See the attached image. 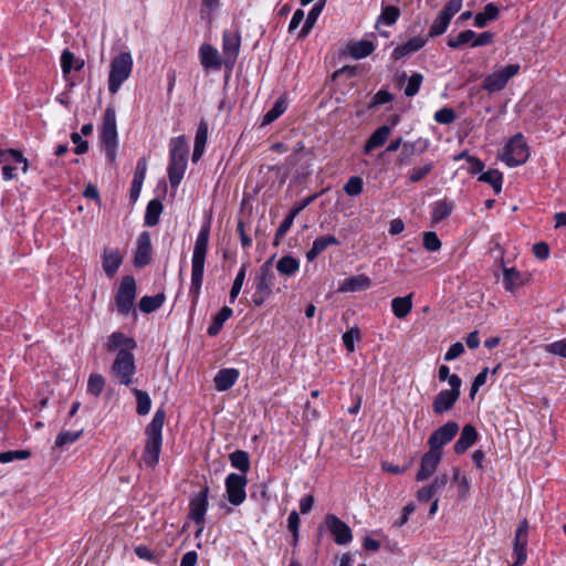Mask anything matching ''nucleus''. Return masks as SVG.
Masks as SVG:
<instances>
[{"label": "nucleus", "mask_w": 566, "mask_h": 566, "mask_svg": "<svg viewBox=\"0 0 566 566\" xmlns=\"http://www.w3.org/2000/svg\"><path fill=\"white\" fill-rule=\"evenodd\" d=\"M499 8L494 3H488L482 12H479L475 15L474 24L478 28H483L486 25L488 21L495 20L499 15Z\"/></svg>", "instance_id": "obj_39"}, {"label": "nucleus", "mask_w": 566, "mask_h": 566, "mask_svg": "<svg viewBox=\"0 0 566 566\" xmlns=\"http://www.w3.org/2000/svg\"><path fill=\"white\" fill-rule=\"evenodd\" d=\"M442 459V452L430 449L421 458L420 469L416 475L417 481L428 480L437 470Z\"/></svg>", "instance_id": "obj_20"}, {"label": "nucleus", "mask_w": 566, "mask_h": 566, "mask_svg": "<svg viewBox=\"0 0 566 566\" xmlns=\"http://www.w3.org/2000/svg\"><path fill=\"white\" fill-rule=\"evenodd\" d=\"M248 479L243 474L230 473L226 479V491L228 501L232 505H240L245 501V486Z\"/></svg>", "instance_id": "obj_14"}, {"label": "nucleus", "mask_w": 566, "mask_h": 566, "mask_svg": "<svg viewBox=\"0 0 566 566\" xmlns=\"http://www.w3.org/2000/svg\"><path fill=\"white\" fill-rule=\"evenodd\" d=\"M530 156L528 146L524 136L518 133L514 135L503 149L501 159L509 167H516L524 164Z\"/></svg>", "instance_id": "obj_9"}, {"label": "nucleus", "mask_w": 566, "mask_h": 566, "mask_svg": "<svg viewBox=\"0 0 566 566\" xmlns=\"http://www.w3.org/2000/svg\"><path fill=\"white\" fill-rule=\"evenodd\" d=\"M247 269H248V265L243 264L237 273V276L233 281V284H232V287H231L230 294H229L230 303H234L235 298L238 297V295L241 292V289H242V285L244 283L245 275H247Z\"/></svg>", "instance_id": "obj_46"}, {"label": "nucleus", "mask_w": 566, "mask_h": 566, "mask_svg": "<svg viewBox=\"0 0 566 566\" xmlns=\"http://www.w3.org/2000/svg\"><path fill=\"white\" fill-rule=\"evenodd\" d=\"M457 114L453 108L443 107L434 113V120L439 124H451L455 120Z\"/></svg>", "instance_id": "obj_56"}, {"label": "nucleus", "mask_w": 566, "mask_h": 566, "mask_svg": "<svg viewBox=\"0 0 566 566\" xmlns=\"http://www.w3.org/2000/svg\"><path fill=\"white\" fill-rule=\"evenodd\" d=\"M209 235L210 221H207L205 224H202L197 235L191 259V284L189 293L192 297L193 303H196L199 297L203 281V271L206 255L208 251Z\"/></svg>", "instance_id": "obj_1"}, {"label": "nucleus", "mask_w": 566, "mask_h": 566, "mask_svg": "<svg viewBox=\"0 0 566 566\" xmlns=\"http://www.w3.org/2000/svg\"><path fill=\"white\" fill-rule=\"evenodd\" d=\"M105 386V379L101 374H92L87 380V391L94 397H98Z\"/></svg>", "instance_id": "obj_50"}, {"label": "nucleus", "mask_w": 566, "mask_h": 566, "mask_svg": "<svg viewBox=\"0 0 566 566\" xmlns=\"http://www.w3.org/2000/svg\"><path fill=\"white\" fill-rule=\"evenodd\" d=\"M146 167H147L146 160L144 158H142L137 163V169L134 175V179H133L132 187H130L129 196L133 201H136L139 197V193L142 190V185H143V181L145 178Z\"/></svg>", "instance_id": "obj_33"}, {"label": "nucleus", "mask_w": 566, "mask_h": 566, "mask_svg": "<svg viewBox=\"0 0 566 566\" xmlns=\"http://www.w3.org/2000/svg\"><path fill=\"white\" fill-rule=\"evenodd\" d=\"M276 270L282 275L292 276L300 270V261L294 256L284 255L277 261Z\"/></svg>", "instance_id": "obj_37"}, {"label": "nucleus", "mask_w": 566, "mask_h": 566, "mask_svg": "<svg viewBox=\"0 0 566 566\" xmlns=\"http://www.w3.org/2000/svg\"><path fill=\"white\" fill-rule=\"evenodd\" d=\"M392 98H394V96L391 93H389L388 91H385V90H380L373 96L368 107L377 108L384 104L391 102Z\"/></svg>", "instance_id": "obj_58"}, {"label": "nucleus", "mask_w": 566, "mask_h": 566, "mask_svg": "<svg viewBox=\"0 0 566 566\" xmlns=\"http://www.w3.org/2000/svg\"><path fill=\"white\" fill-rule=\"evenodd\" d=\"M136 371L134 353L127 348H120L111 366V374L119 385L129 387L134 382Z\"/></svg>", "instance_id": "obj_5"}, {"label": "nucleus", "mask_w": 566, "mask_h": 566, "mask_svg": "<svg viewBox=\"0 0 566 566\" xmlns=\"http://www.w3.org/2000/svg\"><path fill=\"white\" fill-rule=\"evenodd\" d=\"M433 169V164L428 163L421 167L413 168L409 175V180L411 182H419L424 179Z\"/></svg>", "instance_id": "obj_57"}, {"label": "nucleus", "mask_w": 566, "mask_h": 566, "mask_svg": "<svg viewBox=\"0 0 566 566\" xmlns=\"http://www.w3.org/2000/svg\"><path fill=\"white\" fill-rule=\"evenodd\" d=\"M188 153L189 146L184 135L170 140L168 178L172 188H177L184 178L188 164Z\"/></svg>", "instance_id": "obj_4"}, {"label": "nucleus", "mask_w": 566, "mask_h": 566, "mask_svg": "<svg viewBox=\"0 0 566 566\" xmlns=\"http://www.w3.org/2000/svg\"><path fill=\"white\" fill-rule=\"evenodd\" d=\"M133 71V57L129 52H122L114 56L109 65L108 91L116 94Z\"/></svg>", "instance_id": "obj_6"}, {"label": "nucleus", "mask_w": 566, "mask_h": 566, "mask_svg": "<svg viewBox=\"0 0 566 566\" xmlns=\"http://www.w3.org/2000/svg\"><path fill=\"white\" fill-rule=\"evenodd\" d=\"M528 542V521L523 518L515 531L514 544H513V554L516 559L513 566H521L526 562L527 553L526 546Z\"/></svg>", "instance_id": "obj_16"}, {"label": "nucleus", "mask_w": 566, "mask_h": 566, "mask_svg": "<svg viewBox=\"0 0 566 566\" xmlns=\"http://www.w3.org/2000/svg\"><path fill=\"white\" fill-rule=\"evenodd\" d=\"M137 343L134 338L126 336L122 332L112 333L105 343V349L109 353L118 352L120 348H127L130 352L136 349Z\"/></svg>", "instance_id": "obj_24"}, {"label": "nucleus", "mask_w": 566, "mask_h": 566, "mask_svg": "<svg viewBox=\"0 0 566 566\" xmlns=\"http://www.w3.org/2000/svg\"><path fill=\"white\" fill-rule=\"evenodd\" d=\"M331 245H339V241L335 235L327 234L316 238L313 242L312 248L306 252L307 261H314L322 252H324Z\"/></svg>", "instance_id": "obj_25"}, {"label": "nucleus", "mask_w": 566, "mask_h": 566, "mask_svg": "<svg viewBox=\"0 0 566 566\" xmlns=\"http://www.w3.org/2000/svg\"><path fill=\"white\" fill-rule=\"evenodd\" d=\"M325 522L336 544L346 545L353 539L350 527L336 515L328 514Z\"/></svg>", "instance_id": "obj_17"}, {"label": "nucleus", "mask_w": 566, "mask_h": 566, "mask_svg": "<svg viewBox=\"0 0 566 566\" xmlns=\"http://www.w3.org/2000/svg\"><path fill=\"white\" fill-rule=\"evenodd\" d=\"M371 285V281L366 275H354L345 280L339 287L340 292L365 291Z\"/></svg>", "instance_id": "obj_30"}, {"label": "nucleus", "mask_w": 566, "mask_h": 566, "mask_svg": "<svg viewBox=\"0 0 566 566\" xmlns=\"http://www.w3.org/2000/svg\"><path fill=\"white\" fill-rule=\"evenodd\" d=\"M423 81V76L422 74L420 73H413L409 80H408V84L407 86L405 87V95L407 97H412L415 96L418 92H419V88L421 86V83Z\"/></svg>", "instance_id": "obj_53"}, {"label": "nucleus", "mask_w": 566, "mask_h": 566, "mask_svg": "<svg viewBox=\"0 0 566 566\" xmlns=\"http://www.w3.org/2000/svg\"><path fill=\"white\" fill-rule=\"evenodd\" d=\"M478 180L491 185L496 195L502 190L503 176L497 169H490L483 172L479 176Z\"/></svg>", "instance_id": "obj_42"}, {"label": "nucleus", "mask_w": 566, "mask_h": 566, "mask_svg": "<svg viewBox=\"0 0 566 566\" xmlns=\"http://www.w3.org/2000/svg\"><path fill=\"white\" fill-rule=\"evenodd\" d=\"M136 298V281L132 275H125L116 293L117 311L123 315H128L133 308Z\"/></svg>", "instance_id": "obj_11"}, {"label": "nucleus", "mask_w": 566, "mask_h": 566, "mask_svg": "<svg viewBox=\"0 0 566 566\" xmlns=\"http://www.w3.org/2000/svg\"><path fill=\"white\" fill-rule=\"evenodd\" d=\"M423 247L431 252L438 251L441 248V241L436 232L428 231L423 233Z\"/></svg>", "instance_id": "obj_59"}, {"label": "nucleus", "mask_w": 566, "mask_h": 566, "mask_svg": "<svg viewBox=\"0 0 566 566\" xmlns=\"http://www.w3.org/2000/svg\"><path fill=\"white\" fill-rule=\"evenodd\" d=\"M165 302V295L163 293L153 296H143L139 301V310L144 313H151L159 308Z\"/></svg>", "instance_id": "obj_40"}, {"label": "nucleus", "mask_w": 566, "mask_h": 566, "mask_svg": "<svg viewBox=\"0 0 566 566\" xmlns=\"http://www.w3.org/2000/svg\"><path fill=\"white\" fill-rule=\"evenodd\" d=\"M74 61L75 55L71 51H63L61 56V67L64 75H67L71 72V70L73 69Z\"/></svg>", "instance_id": "obj_63"}, {"label": "nucleus", "mask_w": 566, "mask_h": 566, "mask_svg": "<svg viewBox=\"0 0 566 566\" xmlns=\"http://www.w3.org/2000/svg\"><path fill=\"white\" fill-rule=\"evenodd\" d=\"M208 493L209 488L205 486L200 492L195 494L189 503V516L197 524L205 523V515L208 510Z\"/></svg>", "instance_id": "obj_18"}, {"label": "nucleus", "mask_w": 566, "mask_h": 566, "mask_svg": "<svg viewBox=\"0 0 566 566\" xmlns=\"http://www.w3.org/2000/svg\"><path fill=\"white\" fill-rule=\"evenodd\" d=\"M459 424L455 421H448L434 430L428 439L430 449L442 452V448L448 444L458 433Z\"/></svg>", "instance_id": "obj_15"}, {"label": "nucleus", "mask_w": 566, "mask_h": 566, "mask_svg": "<svg viewBox=\"0 0 566 566\" xmlns=\"http://www.w3.org/2000/svg\"><path fill=\"white\" fill-rule=\"evenodd\" d=\"M132 392L136 397L137 408L136 411L139 416H145L149 412L151 408V400L149 395L146 391H143L137 388H133Z\"/></svg>", "instance_id": "obj_44"}, {"label": "nucleus", "mask_w": 566, "mask_h": 566, "mask_svg": "<svg viewBox=\"0 0 566 566\" xmlns=\"http://www.w3.org/2000/svg\"><path fill=\"white\" fill-rule=\"evenodd\" d=\"M364 188V181L359 176L350 177L347 182L344 185V191L348 196H358L361 193Z\"/></svg>", "instance_id": "obj_51"}, {"label": "nucleus", "mask_w": 566, "mask_h": 566, "mask_svg": "<svg viewBox=\"0 0 566 566\" xmlns=\"http://www.w3.org/2000/svg\"><path fill=\"white\" fill-rule=\"evenodd\" d=\"M503 285L506 291L514 292L524 285V279L520 271L515 268L503 269Z\"/></svg>", "instance_id": "obj_31"}, {"label": "nucleus", "mask_w": 566, "mask_h": 566, "mask_svg": "<svg viewBox=\"0 0 566 566\" xmlns=\"http://www.w3.org/2000/svg\"><path fill=\"white\" fill-rule=\"evenodd\" d=\"M82 433V429L78 431H62L55 439V446L64 447L66 444L73 443L81 437Z\"/></svg>", "instance_id": "obj_54"}, {"label": "nucleus", "mask_w": 566, "mask_h": 566, "mask_svg": "<svg viewBox=\"0 0 566 566\" xmlns=\"http://www.w3.org/2000/svg\"><path fill=\"white\" fill-rule=\"evenodd\" d=\"M450 21L451 20L447 15L440 12L438 17L433 20L428 36L434 38L443 34L447 31Z\"/></svg>", "instance_id": "obj_45"}, {"label": "nucleus", "mask_w": 566, "mask_h": 566, "mask_svg": "<svg viewBox=\"0 0 566 566\" xmlns=\"http://www.w3.org/2000/svg\"><path fill=\"white\" fill-rule=\"evenodd\" d=\"M238 377L239 371L234 368L221 369L214 377V387L219 391H226L234 385Z\"/></svg>", "instance_id": "obj_28"}, {"label": "nucleus", "mask_w": 566, "mask_h": 566, "mask_svg": "<svg viewBox=\"0 0 566 566\" xmlns=\"http://www.w3.org/2000/svg\"><path fill=\"white\" fill-rule=\"evenodd\" d=\"M151 241L150 234L144 231L139 234L137 240V248L134 255V264L137 268L147 265L151 260Z\"/></svg>", "instance_id": "obj_21"}, {"label": "nucleus", "mask_w": 566, "mask_h": 566, "mask_svg": "<svg viewBox=\"0 0 566 566\" xmlns=\"http://www.w3.org/2000/svg\"><path fill=\"white\" fill-rule=\"evenodd\" d=\"M427 43V38L421 36H415L410 40H408L406 43L398 45L392 51V57L394 60H400L411 53H415L422 49L424 44Z\"/></svg>", "instance_id": "obj_27"}, {"label": "nucleus", "mask_w": 566, "mask_h": 566, "mask_svg": "<svg viewBox=\"0 0 566 566\" xmlns=\"http://www.w3.org/2000/svg\"><path fill=\"white\" fill-rule=\"evenodd\" d=\"M391 128L387 125L378 127L367 139L364 151L369 154L374 148L382 146L390 136Z\"/></svg>", "instance_id": "obj_29"}, {"label": "nucleus", "mask_w": 566, "mask_h": 566, "mask_svg": "<svg viewBox=\"0 0 566 566\" xmlns=\"http://www.w3.org/2000/svg\"><path fill=\"white\" fill-rule=\"evenodd\" d=\"M412 296L413 294L410 293L407 296L395 297L391 300V310L397 318H405L411 312Z\"/></svg>", "instance_id": "obj_32"}, {"label": "nucleus", "mask_w": 566, "mask_h": 566, "mask_svg": "<svg viewBox=\"0 0 566 566\" xmlns=\"http://www.w3.org/2000/svg\"><path fill=\"white\" fill-rule=\"evenodd\" d=\"M545 352L566 358V338L545 345Z\"/></svg>", "instance_id": "obj_62"}, {"label": "nucleus", "mask_w": 566, "mask_h": 566, "mask_svg": "<svg viewBox=\"0 0 566 566\" xmlns=\"http://www.w3.org/2000/svg\"><path fill=\"white\" fill-rule=\"evenodd\" d=\"M163 212V203L158 199H153L148 202L145 213V224L154 227L158 223Z\"/></svg>", "instance_id": "obj_38"}, {"label": "nucleus", "mask_w": 566, "mask_h": 566, "mask_svg": "<svg viewBox=\"0 0 566 566\" xmlns=\"http://www.w3.org/2000/svg\"><path fill=\"white\" fill-rule=\"evenodd\" d=\"M241 35L238 30H226L222 34L223 65L232 69L239 56Z\"/></svg>", "instance_id": "obj_13"}, {"label": "nucleus", "mask_w": 566, "mask_h": 566, "mask_svg": "<svg viewBox=\"0 0 566 566\" xmlns=\"http://www.w3.org/2000/svg\"><path fill=\"white\" fill-rule=\"evenodd\" d=\"M478 439L476 429L472 424H465L461 434L454 443V452L457 454L464 453Z\"/></svg>", "instance_id": "obj_26"}, {"label": "nucleus", "mask_w": 566, "mask_h": 566, "mask_svg": "<svg viewBox=\"0 0 566 566\" xmlns=\"http://www.w3.org/2000/svg\"><path fill=\"white\" fill-rule=\"evenodd\" d=\"M101 140L105 148L106 158L114 163L117 148L116 112L114 107H107L103 117Z\"/></svg>", "instance_id": "obj_7"}, {"label": "nucleus", "mask_w": 566, "mask_h": 566, "mask_svg": "<svg viewBox=\"0 0 566 566\" xmlns=\"http://www.w3.org/2000/svg\"><path fill=\"white\" fill-rule=\"evenodd\" d=\"M230 463L243 474L250 470V458L248 452L237 450L229 455Z\"/></svg>", "instance_id": "obj_41"}, {"label": "nucleus", "mask_w": 566, "mask_h": 566, "mask_svg": "<svg viewBox=\"0 0 566 566\" xmlns=\"http://www.w3.org/2000/svg\"><path fill=\"white\" fill-rule=\"evenodd\" d=\"M294 222V218H291V214H289L280 224V227L277 228L276 232H275V237H274V245H279L281 240L284 238V235L286 234V232L290 230V228L292 227Z\"/></svg>", "instance_id": "obj_61"}, {"label": "nucleus", "mask_w": 566, "mask_h": 566, "mask_svg": "<svg viewBox=\"0 0 566 566\" xmlns=\"http://www.w3.org/2000/svg\"><path fill=\"white\" fill-rule=\"evenodd\" d=\"M286 109L285 102L283 99H277L270 111L265 113L263 116L262 125H269L279 118Z\"/></svg>", "instance_id": "obj_47"}, {"label": "nucleus", "mask_w": 566, "mask_h": 566, "mask_svg": "<svg viewBox=\"0 0 566 566\" xmlns=\"http://www.w3.org/2000/svg\"><path fill=\"white\" fill-rule=\"evenodd\" d=\"M461 378L453 374L450 379V389L441 390L432 402L434 413L443 415L451 410L460 397Z\"/></svg>", "instance_id": "obj_10"}, {"label": "nucleus", "mask_w": 566, "mask_h": 566, "mask_svg": "<svg viewBox=\"0 0 566 566\" xmlns=\"http://www.w3.org/2000/svg\"><path fill=\"white\" fill-rule=\"evenodd\" d=\"M166 413L164 409H158L150 423L145 429L146 441L143 452V461L146 467L154 469L159 461L163 446V428Z\"/></svg>", "instance_id": "obj_2"}, {"label": "nucleus", "mask_w": 566, "mask_h": 566, "mask_svg": "<svg viewBox=\"0 0 566 566\" xmlns=\"http://www.w3.org/2000/svg\"><path fill=\"white\" fill-rule=\"evenodd\" d=\"M375 50V45L369 40H360L348 45V52L352 57L360 60L370 55Z\"/></svg>", "instance_id": "obj_34"}, {"label": "nucleus", "mask_w": 566, "mask_h": 566, "mask_svg": "<svg viewBox=\"0 0 566 566\" xmlns=\"http://www.w3.org/2000/svg\"><path fill=\"white\" fill-rule=\"evenodd\" d=\"M453 210V205L450 201L441 200L434 203L432 211V222L438 223L448 218Z\"/></svg>", "instance_id": "obj_43"}, {"label": "nucleus", "mask_w": 566, "mask_h": 566, "mask_svg": "<svg viewBox=\"0 0 566 566\" xmlns=\"http://www.w3.org/2000/svg\"><path fill=\"white\" fill-rule=\"evenodd\" d=\"M475 38V32L472 31V30H465V31H462L460 32L457 36L454 38H449L448 39V45L451 48V49H459L461 48L462 45L464 44H468V43H472V40Z\"/></svg>", "instance_id": "obj_49"}, {"label": "nucleus", "mask_w": 566, "mask_h": 566, "mask_svg": "<svg viewBox=\"0 0 566 566\" xmlns=\"http://www.w3.org/2000/svg\"><path fill=\"white\" fill-rule=\"evenodd\" d=\"M430 142L427 138H418L415 142H406L402 145L401 151L397 158L399 166L408 165L413 156H419L428 150Z\"/></svg>", "instance_id": "obj_19"}, {"label": "nucleus", "mask_w": 566, "mask_h": 566, "mask_svg": "<svg viewBox=\"0 0 566 566\" xmlns=\"http://www.w3.org/2000/svg\"><path fill=\"white\" fill-rule=\"evenodd\" d=\"M360 337L361 333L357 326L352 327L349 331L343 334V343L349 353L355 350V340H359Z\"/></svg>", "instance_id": "obj_52"}, {"label": "nucleus", "mask_w": 566, "mask_h": 566, "mask_svg": "<svg viewBox=\"0 0 566 566\" xmlns=\"http://www.w3.org/2000/svg\"><path fill=\"white\" fill-rule=\"evenodd\" d=\"M462 8V0H449L442 9V13L450 20L457 14Z\"/></svg>", "instance_id": "obj_64"}, {"label": "nucleus", "mask_w": 566, "mask_h": 566, "mask_svg": "<svg viewBox=\"0 0 566 566\" xmlns=\"http://www.w3.org/2000/svg\"><path fill=\"white\" fill-rule=\"evenodd\" d=\"M233 314L232 308L229 306H223L214 316L212 319V323L207 329V333L209 336H217L220 331L222 329V326L227 319H229Z\"/></svg>", "instance_id": "obj_35"}, {"label": "nucleus", "mask_w": 566, "mask_h": 566, "mask_svg": "<svg viewBox=\"0 0 566 566\" xmlns=\"http://www.w3.org/2000/svg\"><path fill=\"white\" fill-rule=\"evenodd\" d=\"M208 139V123L205 119H201L195 137V146L206 147Z\"/></svg>", "instance_id": "obj_60"}, {"label": "nucleus", "mask_w": 566, "mask_h": 566, "mask_svg": "<svg viewBox=\"0 0 566 566\" xmlns=\"http://www.w3.org/2000/svg\"><path fill=\"white\" fill-rule=\"evenodd\" d=\"M188 153L189 146L184 135L170 140L168 178L172 188H177L184 178L188 164Z\"/></svg>", "instance_id": "obj_3"}, {"label": "nucleus", "mask_w": 566, "mask_h": 566, "mask_svg": "<svg viewBox=\"0 0 566 566\" xmlns=\"http://www.w3.org/2000/svg\"><path fill=\"white\" fill-rule=\"evenodd\" d=\"M123 263V255L118 249L105 248L102 255V266L108 277H113Z\"/></svg>", "instance_id": "obj_22"}, {"label": "nucleus", "mask_w": 566, "mask_h": 566, "mask_svg": "<svg viewBox=\"0 0 566 566\" xmlns=\"http://www.w3.org/2000/svg\"><path fill=\"white\" fill-rule=\"evenodd\" d=\"M200 63L206 70H219L223 64L217 49L210 44H202L199 49Z\"/></svg>", "instance_id": "obj_23"}, {"label": "nucleus", "mask_w": 566, "mask_h": 566, "mask_svg": "<svg viewBox=\"0 0 566 566\" xmlns=\"http://www.w3.org/2000/svg\"><path fill=\"white\" fill-rule=\"evenodd\" d=\"M325 2H326V0H318V2L314 4V7L307 13L305 23L298 33V38H305L311 32L318 15L321 14V12L325 6Z\"/></svg>", "instance_id": "obj_36"}, {"label": "nucleus", "mask_w": 566, "mask_h": 566, "mask_svg": "<svg viewBox=\"0 0 566 566\" xmlns=\"http://www.w3.org/2000/svg\"><path fill=\"white\" fill-rule=\"evenodd\" d=\"M400 15V10L395 6H387L382 8L381 13L378 18V23L386 25H392L396 23Z\"/></svg>", "instance_id": "obj_48"}, {"label": "nucleus", "mask_w": 566, "mask_h": 566, "mask_svg": "<svg viewBox=\"0 0 566 566\" xmlns=\"http://www.w3.org/2000/svg\"><path fill=\"white\" fill-rule=\"evenodd\" d=\"M31 455L29 450H13L0 453V462L9 463L14 460H25Z\"/></svg>", "instance_id": "obj_55"}, {"label": "nucleus", "mask_w": 566, "mask_h": 566, "mask_svg": "<svg viewBox=\"0 0 566 566\" xmlns=\"http://www.w3.org/2000/svg\"><path fill=\"white\" fill-rule=\"evenodd\" d=\"M273 258L274 256L263 263L259 273L254 277L255 292L252 296V302L255 306L263 305L272 294V285L274 280V273L272 271Z\"/></svg>", "instance_id": "obj_8"}, {"label": "nucleus", "mask_w": 566, "mask_h": 566, "mask_svg": "<svg viewBox=\"0 0 566 566\" xmlns=\"http://www.w3.org/2000/svg\"><path fill=\"white\" fill-rule=\"evenodd\" d=\"M518 72V64H509L500 70H496L484 78L482 90L489 93L500 92L506 86L507 82Z\"/></svg>", "instance_id": "obj_12"}]
</instances>
